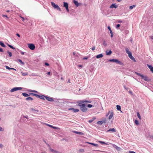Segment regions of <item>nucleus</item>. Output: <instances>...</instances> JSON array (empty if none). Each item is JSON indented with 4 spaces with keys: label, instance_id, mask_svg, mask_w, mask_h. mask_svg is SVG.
Segmentation results:
<instances>
[{
    "label": "nucleus",
    "instance_id": "1",
    "mask_svg": "<svg viewBox=\"0 0 153 153\" xmlns=\"http://www.w3.org/2000/svg\"><path fill=\"white\" fill-rule=\"evenodd\" d=\"M135 73L137 75L141 77V79H143L145 81H146L149 82L151 80L148 78L147 76H144V75L141 74H140L137 73L136 72H135Z\"/></svg>",
    "mask_w": 153,
    "mask_h": 153
},
{
    "label": "nucleus",
    "instance_id": "2",
    "mask_svg": "<svg viewBox=\"0 0 153 153\" xmlns=\"http://www.w3.org/2000/svg\"><path fill=\"white\" fill-rule=\"evenodd\" d=\"M51 5L54 8L56 9L57 10H59L60 11H61V8L58 5L56 4L54 2H51Z\"/></svg>",
    "mask_w": 153,
    "mask_h": 153
},
{
    "label": "nucleus",
    "instance_id": "3",
    "mask_svg": "<svg viewBox=\"0 0 153 153\" xmlns=\"http://www.w3.org/2000/svg\"><path fill=\"white\" fill-rule=\"evenodd\" d=\"M80 110L83 112H85L88 110V108H87L85 104H83V105L80 108Z\"/></svg>",
    "mask_w": 153,
    "mask_h": 153
},
{
    "label": "nucleus",
    "instance_id": "4",
    "mask_svg": "<svg viewBox=\"0 0 153 153\" xmlns=\"http://www.w3.org/2000/svg\"><path fill=\"white\" fill-rule=\"evenodd\" d=\"M22 89V87H14L10 90V92H13L16 91L20 90Z\"/></svg>",
    "mask_w": 153,
    "mask_h": 153
},
{
    "label": "nucleus",
    "instance_id": "5",
    "mask_svg": "<svg viewBox=\"0 0 153 153\" xmlns=\"http://www.w3.org/2000/svg\"><path fill=\"white\" fill-rule=\"evenodd\" d=\"M109 114H110V115L108 117V119L110 120L111 119L113 116V111L112 110H111V111H109L107 115L106 116H108Z\"/></svg>",
    "mask_w": 153,
    "mask_h": 153
},
{
    "label": "nucleus",
    "instance_id": "6",
    "mask_svg": "<svg viewBox=\"0 0 153 153\" xmlns=\"http://www.w3.org/2000/svg\"><path fill=\"white\" fill-rule=\"evenodd\" d=\"M29 48L31 50H34L35 48L34 45L32 44H28Z\"/></svg>",
    "mask_w": 153,
    "mask_h": 153
},
{
    "label": "nucleus",
    "instance_id": "7",
    "mask_svg": "<svg viewBox=\"0 0 153 153\" xmlns=\"http://www.w3.org/2000/svg\"><path fill=\"white\" fill-rule=\"evenodd\" d=\"M94 104H95L94 105H92L90 104H88L87 105L86 107H88L89 108H91L93 107H96V106H97L98 105L97 103V102H96L94 103Z\"/></svg>",
    "mask_w": 153,
    "mask_h": 153
},
{
    "label": "nucleus",
    "instance_id": "8",
    "mask_svg": "<svg viewBox=\"0 0 153 153\" xmlns=\"http://www.w3.org/2000/svg\"><path fill=\"white\" fill-rule=\"evenodd\" d=\"M45 98L46 99V100L49 101L53 102L54 101V100L53 98L51 97H48L46 96H45Z\"/></svg>",
    "mask_w": 153,
    "mask_h": 153
},
{
    "label": "nucleus",
    "instance_id": "9",
    "mask_svg": "<svg viewBox=\"0 0 153 153\" xmlns=\"http://www.w3.org/2000/svg\"><path fill=\"white\" fill-rule=\"evenodd\" d=\"M70 110H72V111L74 113H76L78 112L79 111V110L78 109H74V108H71L68 109Z\"/></svg>",
    "mask_w": 153,
    "mask_h": 153
},
{
    "label": "nucleus",
    "instance_id": "10",
    "mask_svg": "<svg viewBox=\"0 0 153 153\" xmlns=\"http://www.w3.org/2000/svg\"><path fill=\"white\" fill-rule=\"evenodd\" d=\"M128 57L133 61L134 62H136V60L132 56V53H131L129 54L128 55Z\"/></svg>",
    "mask_w": 153,
    "mask_h": 153
},
{
    "label": "nucleus",
    "instance_id": "11",
    "mask_svg": "<svg viewBox=\"0 0 153 153\" xmlns=\"http://www.w3.org/2000/svg\"><path fill=\"white\" fill-rule=\"evenodd\" d=\"M147 66L152 72L153 73V67L152 65L149 64H147Z\"/></svg>",
    "mask_w": 153,
    "mask_h": 153
},
{
    "label": "nucleus",
    "instance_id": "12",
    "mask_svg": "<svg viewBox=\"0 0 153 153\" xmlns=\"http://www.w3.org/2000/svg\"><path fill=\"white\" fill-rule=\"evenodd\" d=\"M74 3L77 7H78L80 4H81V3H79L77 1L75 0H74Z\"/></svg>",
    "mask_w": 153,
    "mask_h": 153
},
{
    "label": "nucleus",
    "instance_id": "13",
    "mask_svg": "<svg viewBox=\"0 0 153 153\" xmlns=\"http://www.w3.org/2000/svg\"><path fill=\"white\" fill-rule=\"evenodd\" d=\"M117 6L115 4H114V3H113L111 5L110 7V8H117Z\"/></svg>",
    "mask_w": 153,
    "mask_h": 153
},
{
    "label": "nucleus",
    "instance_id": "14",
    "mask_svg": "<svg viewBox=\"0 0 153 153\" xmlns=\"http://www.w3.org/2000/svg\"><path fill=\"white\" fill-rule=\"evenodd\" d=\"M50 150L51 152H52L54 153H60V152H59V151H56L55 150H54V149H51V148H50Z\"/></svg>",
    "mask_w": 153,
    "mask_h": 153
},
{
    "label": "nucleus",
    "instance_id": "15",
    "mask_svg": "<svg viewBox=\"0 0 153 153\" xmlns=\"http://www.w3.org/2000/svg\"><path fill=\"white\" fill-rule=\"evenodd\" d=\"M108 61L110 62L117 63L118 61V59H110Z\"/></svg>",
    "mask_w": 153,
    "mask_h": 153
},
{
    "label": "nucleus",
    "instance_id": "16",
    "mask_svg": "<svg viewBox=\"0 0 153 153\" xmlns=\"http://www.w3.org/2000/svg\"><path fill=\"white\" fill-rule=\"evenodd\" d=\"M103 55L101 53L97 55L96 56V58L97 59H98L100 58H102L103 57Z\"/></svg>",
    "mask_w": 153,
    "mask_h": 153
},
{
    "label": "nucleus",
    "instance_id": "17",
    "mask_svg": "<svg viewBox=\"0 0 153 153\" xmlns=\"http://www.w3.org/2000/svg\"><path fill=\"white\" fill-rule=\"evenodd\" d=\"M86 143H87L91 144L92 145H93V146H96L97 147L98 146V145L97 144H95V143H91L88 142H86Z\"/></svg>",
    "mask_w": 153,
    "mask_h": 153
},
{
    "label": "nucleus",
    "instance_id": "18",
    "mask_svg": "<svg viewBox=\"0 0 153 153\" xmlns=\"http://www.w3.org/2000/svg\"><path fill=\"white\" fill-rule=\"evenodd\" d=\"M113 146L114 148H115L117 150H118V151H120V149H121V148H120L119 147L117 146L116 145H114Z\"/></svg>",
    "mask_w": 153,
    "mask_h": 153
},
{
    "label": "nucleus",
    "instance_id": "19",
    "mask_svg": "<svg viewBox=\"0 0 153 153\" xmlns=\"http://www.w3.org/2000/svg\"><path fill=\"white\" fill-rule=\"evenodd\" d=\"M112 131V132H116V131L115 129L114 128H109L108 130L107 131V132H108L109 131Z\"/></svg>",
    "mask_w": 153,
    "mask_h": 153
},
{
    "label": "nucleus",
    "instance_id": "20",
    "mask_svg": "<svg viewBox=\"0 0 153 153\" xmlns=\"http://www.w3.org/2000/svg\"><path fill=\"white\" fill-rule=\"evenodd\" d=\"M5 67L6 69L9 70H14L15 71H16V69H14V68H10L9 67H8V66H7V65H5Z\"/></svg>",
    "mask_w": 153,
    "mask_h": 153
},
{
    "label": "nucleus",
    "instance_id": "21",
    "mask_svg": "<svg viewBox=\"0 0 153 153\" xmlns=\"http://www.w3.org/2000/svg\"><path fill=\"white\" fill-rule=\"evenodd\" d=\"M76 102L78 104V105H77L79 106L80 108L82 106V105H83V104L80 102V101L79 100L77 101Z\"/></svg>",
    "mask_w": 153,
    "mask_h": 153
},
{
    "label": "nucleus",
    "instance_id": "22",
    "mask_svg": "<svg viewBox=\"0 0 153 153\" xmlns=\"http://www.w3.org/2000/svg\"><path fill=\"white\" fill-rule=\"evenodd\" d=\"M73 132L76 134H79L81 135H84V134L82 132H79L76 131H73Z\"/></svg>",
    "mask_w": 153,
    "mask_h": 153
},
{
    "label": "nucleus",
    "instance_id": "23",
    "mask_svg": "<svg viewBox=\"0 0 153 153\" xmlns=\"http://www.w3.org/2000/svg\"><path fill=\"white\" fill-rule=\"evenodd\" d=\"M63 6L65 7V8L68 7V3L67 2H64L63 3Z\"/></svg>",
    "mask_w": 153,
    "mask_h": 153
},
{
    "label": "nucleus",
    "instance_id": "24",
    "mask_svg": "<svg viewBox=\"0 0 153 153\" xmlns=\"http://www.w3.org/2000/svg\"><path fill=\"white\" fill-rule=\"evenodd\" d=\"M106 55H110L112 53V51L110 50L109 51H106Z\"/></svg>",
    "mask_w": 153,
    "mask_h": 153
},
{
    "label": "nucleus",
    "instance_id": "25",
    "mask_svg": "<svg viewBox=\"0 0 153 153\" xmlns=\"http://www.w3.org/2000/svg\"><path fill=\"white\" fill-rule=\"evenodd\" d=\"M31 110L32 111H36L37 112H39V114H40L41 113H42V112L41 111H39L38 110H36L35 109L33 108H30Z\"/></svg>",
    "mask_w": 153,
    "mask_h": 153
},
{
    "label": "nucleus",
    "instance_id": "26",
    "mask_svg": "<svg viewBox=\"0 0 153 153\" xmlns=\"http://www.w3.org/2000/svg\"><path fill=\"white\" fill-rule=\"evenodd\" d=\"M0 45L1 46L5 48L6 47V46L4 44V43L0 41Z\"/></svg>",
    "mask_w": 153,
    "mask_h": 153
},
{
    "label": "nucleus",
    "instance_id": "27",
    "mask_svg": "<svg viewBox=\"0 0 153 153\" xmlns=\"http://www.w3.org/2000/svg\"><path fill=\"white\" fill-rule=\"evenodd\" d=\"M25 100H26L28 101V100H31L32 101L33 100V99L30 97H27L26 98Z\"/></svg>",
    "mask_w": 153,
    "mask_h": 153
},
{
    "label": "nucleus",
    "instance_id": "28",
    "mask_svg": "<svg viewBox=\"0 0 153 153\" xmlns=\"http://www.w3.org/2000/svg\"><path fill=\"white\" fill-rule=\"evenodd\" d=\"M45 96H46L45 95H41L40 96L39 98H40L41 99L43 100H45V99L44 97H45Z\"/></svg>",
    "mask_w": 153,
    "mask_h": 153
},
{
    "label": "nucleus",
    "instance_id": "29",
    "mask_svg": "<svg viewBox=\"0 0 153 153\" xmlns=\"http://www.w3.org/2000/svg\"><path fill=\"white\" fill-rule=\"evenodd\" d=\"M116 107H117V109L118 110L122 112V111L121 110V106H120V105H117V106H116Z\"/></svg>",
    "mask_w": 153,
    "mask_h": 153
},
{
    "label": "nucleus",
    "instance_id": "30",
    "mask_svg": "<svg viewBox=\"0 0 153 153\" xmlns=\"http://www.w3.org/2000/svg\"><path fill=\"white\" fill-rule=\"evenodd\" d=\"M126 51V53L128 55L129 54L131 53L130 51H129V49L126 48L125 49Z\"/></svg>",
    "mask_w": 153,
    "mask_h": 153
},
{
    "label": "nucleus",
    "instance_id": "31",
    "mask_svg": "<svg viewBox=\"0 0 153 153\" xmlns=\"http://www.w3.org/2000/svg\"><path fill=\"white\" fill-rule=\"evenodd\" d=\"M117 63H118V64H119L120 65H124V64L123 63H122L121 62L119 61L118 60V61L117 62Z\"/></svg>",
    "mask_w": 153,
    "mask_h": 153
},
{
    "label": "nucleus",
    "instance_id": "32",
    "mask_svg": "<svg viewBox=\"0 0 153 153\" xmlns=\"http://www.w3.org/2000/svg\"><path fill=\"white\" fill-rule=\"evenodd\" d=\"M22 95H23L25 97H27L29 96V95L28 94L25 93H22Z\"/></svg>",
    "mask_w": 153,
    "mask_h": 153
},
{
    "label": "nucleus",
    "instance_id": "33",
    "mask_svg": "<svg viewBox=\"0 0 153 153\" xmlns=\"http://www.w3.org/2000/svg\"><path fill=\"white\" fill-rule=\"evenodd\" d=\"M7 45L9 46V47L10 48H11L12 49H15V48L12 45H10L7 44Z\"/></svg>",
    "mask_w": 153,
    "mask_h": 153
},
{
    "label": "nucleus",
    "instance_id": "34",
    "mask_svg": "<svg viewBox=\"0 0 153 153\" xmlns=\"http://www.w3.org/2000/svg\"><path fill=\"white\" fill-rule=\"evenodd\" d=\"M28 91L30 92H34V93H38V92L37 91H36L34 90H30V89L28 90Z\"/></svg>",
    "mask_w": 153,
    "mask_h": 153
},
{
    "label": "nucleus",
    "instance_id": "35",
    "mask_svg": "<svg viewBox=\"0 0 153 153\" xmlns=\"http://www.w3.org/2000/svg\"><path fill=\"white\" fill-rule=\"evenodd\" d=\"M7 53L8 54L9 56L10 57H11L12 56V53L10 52L9 51H7Z\"/></svg>",
    "mask_w": 153,
    "mask_h": 153
},
{
    "label": "nucleus",
    "instance_id": "36",
    "mask_svg": "<svg viewBox=\"0 0 153 153\" xmlns=\"http://www.w3.org/2000/svg\"><path fill=\"white\" fill-rule=\"evenodd\" d=\"M97 124L100 125H101L103 124V122L101 121H98L97 122Z\"/></svg>",
    "mask_w": 153,
    "mask_h": 153
},
{
    "label": "nucleus",
    "instance_id": "37",
    "mask_svg": "<svg viewBox=\"0 0 153 153\" xmlns=\"http://www.w3.org/2000/svg\"><path fill=\"white\" fill-rule=\"evenodd\" d=\"M18 60L22 65H24V63L23 62L21 59H19Z\"/></svg>",
    "mask_w": 153,
    "mask_h": 153
},
{
    "label": "nucleus",
    "instance_id": "38",
    "mask_svg": "<svg viewBox=\"0 0 153 153\" xmlns=\"http://www.w3.org/2000/svg\"><path fill=\"white\" fill-rule=\"evenodd\" d=\"M80 102H81L82 104H85V100H80Z\"/></svg>",
    "mask_w": 153,
    "mask_h": 153
},
{
    "label": "nucleus",
    "instance_id": "39",
    "mask_svg": "<svg viewBox=\"0 0 153 153\" xmlns=\"http://www.w3.org/2000/svg\"><path fill=\"white\" fill-rule=\"evenodd\" d=\"M135 7V5H132V6H131L129 7V8L131 9V10L134 7Z\"/></svg>",
    "mask_w": 153,
    "mask_h": 153
},
{
    "label": "nucleus",
    "instance_id": "40",
    "mask_svg": "<svg viewBox=\"0 0 153 153\" xmlns=\"http://www.w3.org/2000/svg\"><path fill=\"white\" fill-rule=\"evenodd\" d=\"M79 152H80L83 153L84 152V150L83 149H80L79 150Z\"/></svg>",
    "mask_w": 153,
    "mask_h": 153
},
{
    "label": "nucleus",
    "instance_id": "41",
    "mask_svg": "<svg viewBox=\"0 0 153 153\" xmlns=\"http://www.w3.org/2000/svg\"><path fill=\"white\" fill-rule=\"evenodd\" d=\"M99 142L101 144H105V145L107 144V143H105L104 142L102 141H99Z\"/></svg>",
    "mask_w": 153,
    "mask_h": 153
},
{
    "label": "nucleus",
    "instance_id": "42",
    "mask_svg": "<svg viewBox=\"0 0 153 153\" xmlns=\"http://www.w3.org/2000/svg\"><path fill=\"white\" fill-rule=\"evenodd\" d=\"M135 124L137 125H138L139 124L138 120H135Z\"/></svg>",
    "mask_w": 153,
    "mask_h": 153
},
{
    "label": "nucleus",
    "instance_id": "43",
    "mask_svg": "<svg viewBox=\"0 0 153 153\" xmlns=\"http://www.w3.org/2000/svg\"><path fill=\"white\" fill-rule=\"evenodd\" d=\"M137 116L140 119H141V116H140V114L139 113V112H137Z\"/></svg>",
    "mask_w": 153,
    "mask_h": 153
},
{
    "label": "nucleus",
    "instance_id": "44",
    "mask_svg": "<svg viewBox=\"0 0 153 153\" xmlns=\"http://www.w3.org/2000/svg\"><path fill=\"white\" fill-rule=\"evenodd\" d=\"M85 103H91V101L90 100H86L85 101Z\"/></svg>",
    "mask_w": 153,
    "mask_h": 153
},
{
    "label": "nucleus",
    "instance_id": "45",
    "mask_svg": "<svg viewBox=\"0 0 153 153\" xmlns=\"http://www.w3.org/2000/svg\"><path fill=\"white\" fill-rule=\"evenodd\" d=\"M22 75L23 76H25L26 75H27V73L26 72H24V73H22Z\"/></svg>",
    "mask_w": 153,
    "mask_h": 153
},
{
    "label": "nucleus",
    "instance_id": "46",
    "mask_svg": "<svg viewBox=\"0 0 153 153\" xmlns=\"http://www.w3.org/2000/svg\"><path fill=\"white\" fill-rule=\"evenodd\" d=\"M103 45L105 46H106L107 45V44L105 42V40H104L103 41Z\"/></svg>",
    "mask_w": 153,
    "mask_h": 153
},
{
    "label": "nucleus",
    "instance_id": "47",
    "mask_svg": "<svg viewBox=\"0 0 153 153\" xmlns=\"http://www.w3.org/2000/svg\"><path fill=\"white\" fill-rule=\"evenodd\" d=\"M52 128L54 129H59V128L58 127H56L54 126H53L52 127Z\"/></svg>",
    "mask_w": 153,
    "mask_h": 153
},
{
    "label": "nucleus",
    "instance_id": "48",
    "mask_svg": "<svg viewBox=\"0 0 153 153\" xmlns=\"http://www.w3.org/2000/svg\"><path fill=\"white\" fill-rule=\"evenodd\" d=\"M120 25L119 24H117L116 26V28H118L120 26Z\"/></svg>",
    "mask_w": 153,
    "mask_h": 153
},
{
    "label": "nucleus",
    "instance_id": "49",
    "mask_svg": "<svg viewBox=\"0 0 153 153\" xmlns=\"http://www.w3.org/2000/svg\"><path fill=\"white\" fill-rule=\"evenodd\" d=\"M149 137L150 138L152 139L153 140V135H149Z\"/></svg>",
    "mask_w": 153,
    "mask_h": 153
},
{
    "label": "nucleus",
    "instance_id": "50",
    "mask_svg": "<svg viewBox=\"0 0 153 153\" xmlns=\"http://www.w3.org/2000/svg\"><path fill=\"white\" fill-rule=\"evenodd\" d=\"M4 131V129L2 127H0V131Z\"/></svg>",
    "mask_w": 153,
    "mask_h": 153
},
{
    "label": "nucleus",
    "instance_id": "51",
    "mask_svg": "<svg viewBox=\"0 0 153 153\" xmlns=\"http://www.w3.org/2000/svg\"><path fill=\"white\" fill-rule=\"evenodd\" d=\"M91 49L93 51L95 50V46H93Z\"/></svg>",
    "mask_w": 153,
    "mask_h": 153
},
{
    "label": "nucleus",
    "instance_id": "52",
    "mask_svg": "<svg viewBox=\"0 0 153 153\" xmlns=\"http://www.w3.org/2000/svg\"><path fill=\"white\" fill-rule=\"evenodd\" d=\"M93 120H92V119H91V120H89L88 121V122L89 123H91L92 122H93Z\"/></svg>",
    "mask_w": 153,
    "mask_h": 153
},
{
    "label": "nucleus",
    "instance_id": "53",
    "mask_svg": "<svg viewBox=\"0 0 153 153\" xmlns=\"http://www.w3.org/2000/svg\"><path fill=\"white\" fill-rule=\"evenodd\" d=\"M23 117L24 118H26V119H28V116H27V115H26V116H23Z\"/></svg>",
    "mask_w": 153,
    "mask_h": 153
},
{
    "label": "nucleus",
    "instance_id": "54",
    "mask_svg": "<svg viewBox=\"0 0 153 153\" xmlns=\"http://www.w3.org/2000/svg\"><path fill=\"white\" fill-rule=\"evenodd\" d=\"M2 16L3 17H7V18H8L7 17V15H2Z\"/></svg>",
    "mask_w": 153,
    "mask_h": 153
},
{
    "label": "nucleus",
    "instance_id": "55",
    "mask_svg": "<svg viewBox=\"0 0 153 153\" xmlns=\"http://www.w3.org/2000/svg\"><path fill=\"white\" fill-rule=\"evenodd\" d=\"M45 65L46 66H48L49 65V64H48V63L47 62H45Z\"/></svg>",
    "mask_w": 153,
    "mask_h": 153
},
{
    "label": "nucleus",
    "instance_id": "56",
    "mask_svg": "<svg viewBox=\"0 0 153 153\" xmlns=\"http://www.w3.org/2000/svg\"><path fill=\"white\" fill-rule=\"evenodd\" d=\"M0 52H4V51H3V49L2 48H0Z\"/></svg>",
    "mask_w": 153,
    "mask_h": 153
},
{
    "label": "nucleus",
    "instance_id": "57",
    "mask_svg": "<svg viewBox=\"0 0 153 153\" xmlns=\"http://www.w3.org/2000/svg\"><path fill=\"white\" fill-rule=\"evenodd\" d=\"M40 96L38 94H36V95H35V96L38 98H39V97H40Z\"/></svg>",
    "mask_w": 153,
    "mask_h": 153
},
{
    "label": "nucleus",
    "instance_id": "58",
    "mask_svg": "<svg viewBox=\"0 0 153 153\" xmlns=\"http://www.w3.org/2000/svg\"><path fill=\"white\" fill-rule=\"evenodd\" d=\"M124 88L125 89H126V90H128V89L129 88L128 87H126V86L124 85Z\"/></svg>",
    "mask_w": 153,
    "mask_h": 153
},
{
    "label": "nucleus",
    "instance_id": "59",
    "mask_svg": "<svg viewBox=\"0 0 153 153\" xmlns=\"http://www.w3.org/2000/svg\"><path fill=\"white\" fill-rule=\"evenodd\" d=\"M48 126L50 127H51V128H52V127H53V126L51 125H50V124H47V125Z\"/></svg>",
    "mask_w": 153,
    "mask_h": 153
},
{
    "label": "nucleus",
    "instance_id": "60",
    "mask_svg": "<svg viewBox=\"0 0 153 153\" xmlns=\"http://www.w3.org/2000/svg\"><path fill=\"white\" fill-rule=\"evenodd\" d=\"M108 28L109 30L110 31V30H111V27H110V26H108Z\"/></svg>",
    "mask_w": 153,
    "mask_h": 153
},
{
    "label": "nucleus",
    "instance_id": "61",
    "mask_svg": "<svg viewBox=\"0 0 153 153\" xmlns=\"http://www.w3.org/2000/svg\"><path fill=\"white\" fill-rule=\"evenodd\" d=\"M129 153H136L134 151H129Z\"/></svg>",
    "mask_w": 153,
    "mask_h": 153
},
{
    "label": "nucleus",
    "instance_id": "62",
    "mask_svg": "<svg viewBox=\"0 0 153 153\" xmlns=\"http://www.w3.org/2000/svg\"><path fill=\"white\" fill-rule=\"evenodd\" d=\"M118 23H121L122 22V21L121 20H119L118 22H117Z\"/></svg>",
    "mask_w": 153,
    "mask_h": 153
},
{
    "label": "nucleus",
    "instance_id": "63",
    "mask_svg": "<svg viewBox=\"0 0 153 153\" xmlns=\"http://www.w3.org/2000/svg\"><path fill=\"white\" fill-rule=\"evenodd\" d=\"M20 53L22 55H24V52H23V51H20Z\"/></svg>",
    "mask_w": 153,
    "mask_h": 153
},
{
    "label": "nucleus",
    "instance_id": "64",
    "mask_svg": "<svg viewBox=\"0 0 153 153\" xmlns=\"http://www.w3.org/2000/svg\"><path fill=\"white\" fill-rule=\"evenodd\" d=\"M96 117H94L92 118V120H93V121H94V120L96 119Z\"/></svg>",
    "mask_w": 153,
    "mask_h": 153
}]
</instances>
